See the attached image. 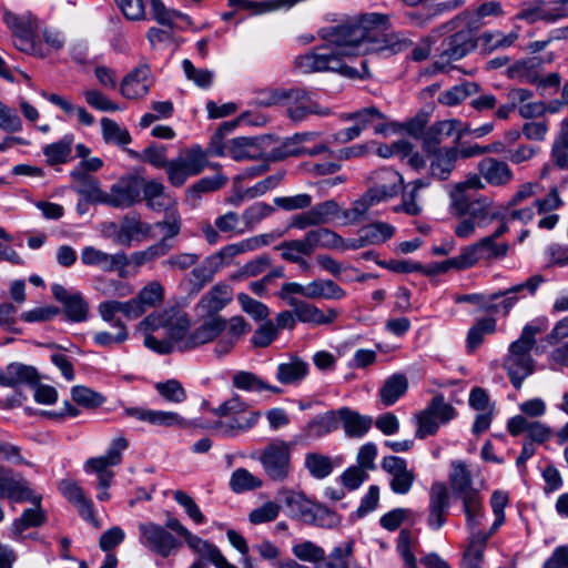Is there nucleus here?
Listing matches in <instances>:
<instances>
[{
  "label": "nucleus",
  "instance_id": "obj_1",
  "mask_svg": "<svg viewBox=\"0 0 568 568\" xmlns=\"http://www.w3.org/2000/svg\"><path fill=\"white\" fill-rule=\"evenodd\" d=\"M388 28L389 17L377 12L324 28L321 37L326 43L296 57L294 64L303 73L332 71L349 79H363L368 75L367 61L362 60L358 70L347 65L344 57L384 50L396 54L413 45V41L403 33H389L381 39Z\"/></svg>",
  "mask_w": 568,
  "mask_h": 568
},
{
  "label": "nucleus",
  "instance_id": "obj_2",
  "mask_svg": "<svg viewBox=\"0 0 568 568\" xmlns=\"http://www.w3.org/2000/svg\"><path fill=\"white\" fill-rule=\"evenodd\" d=\"M483 187L480 176L476 174L449 187L448 212L453 217L460 219L454 229L459 239H468L474 235L476 227L484 229L495 220L503 219L501 210L490 197L474 196L471 193Z\"/></svg>",
  "mask_w": 568,
  "mask_h": 568
},
{
  "label": "nucleus",
  "instance_id": "obj_3",
  "mask_svg": "<svg viewBox=\"0 0 568 568\" xmlns=\"http://www.w3.org/2000/svg\"><path fill=\"white\" fill-rule=\"evenodd\" d=\"M547 328L546 318H537L524 326L520 336L510 343L508 354L504 361L513 386L520 389L524 381L535 371V361L530 355L536 344V336Z\"/></svg>",
  "mask_w": 568,
  "mask_h": 568
},
{
  "label": "nucleus",
  "instance_id": "obj_4",
  "mask_svg": "<svg viewBox=\"0 0 568 568\" xmlns=\"http://www.w3.org/2000/svg\"><path fill=\"white\" fill-rule=\"evenodd\" d=\"M449 484L455 496L462 500L467 527L476 528L484 518L483 500L479 491L471 486L473 476L464 462L452 463Z\"/></svg>",
  "mask_w": 568,
  "mask_h": 568
},
{
  "label": "nucleus",
  "instance_id": "obj_5",
  "mask_svg": "<svg viewBox=\"0 0 568 568\" xmlns=\"http://www.w3.org/2000/svg\"><path fill=\"white\" fill-rule=\"evenodd\" d=\"M292 449L293 443L274 438L262 449L252 453L251 458L261 464L268 479L283 483L292 471Z\"/></svg>",
  "mask_w": 568,
  "mask_h": 568
},
{
  "label": "nucleus",
  "instance_id": "obj_6",
  "mask_svg": "<svg viewBox=\"0 0 568 568\" xmlns=\"http://www.w3.org/2000/svg\"><path fill=\"white\" fill-rule=\"evenodd\" d=\"M190 327L191 321L187 314L174 312L169 321L165 337L160 339L152 334H145L144 346L161 355L190 352Z\"/></svg>",
  "mask_w": 568,
  "mask_h": 568
},
{
  "label": "nucleus",
  "instance_id": "obj_7",
  "mask_svg": "<svg viewBox=\"0 0 568 568\" xmlns=\"http://www.w3.org/2000/svg\"><path fill=\"white\" fill-rule=\"evenodd\" d=\"M476 31L467 26L446 36L438 47V55L433 67L438 72H448L452 63L459 61L477 48Z\"/></svg>",
  "mask_w": 568,
  "mask_h": 568
},
{
  "label": "nucleus",
  "instance_id": "obj_8",
  "mask_svg": "<svg viewBox=\"0 0 568 568\" xmlns=\"http://www.w3.org/2000/svg\"><path fill=\"white\" fill-rule=\"evenodd\" d=\"M265 103L267 105L286 104L287 114L294 122H302L310 114L327 115L329 113L328 109H322L312 94L303 89L275 90Z\"/></svg>",
  "mask_w": 568,
  "mask_h": 568
},
{
  "label": "nucleus",
  "instance_id": "obj_9",
  "mask_svg": "<svg viewBox=\"0 0 568 568\" xmlns=\"http://www.w3.org/2000/svg\"><path fill=\"white\" fill-rule=\"evenodd\" d=\"M456 416V409L448 403L442 394L435 395L427 407L416 414L415 419L417 429L416 438L424 439L437 433L442 425L448 424Z\"/></svg>",
  "mask_w": 568,
  "mask_h": 568
},
{
  "label": "nucleus",
  "instance_id": "obj_10",
  "mask_svg": "<svg viewBox=\"0 0 568 568\" xmlns=\"http://www.w3.org/2000/svg\"><path fill=\"white\" fill-rule=\"evenodd\" d=\"M544 282V276L536 274L527 278L524 283L488 294L487 303L484 305V311L507 316L519 301V293L526 290L530 295H534L539 285Z\"/></svg>",
  "mask_w": 568,
  "mask_h": 568
},
{
  "label": "nucleus",
  "instance_id": "obj_11",
  "mask_svg": "<svg viewBox=\"0 0 568 568\" xmlns=\"http://www.w3.org/2000/svg\"><path fill=\"white\" fill-rule=\"evenodd\" d=\"M139 531L140 542L164 558L175 555L182 545L168 529L159 524L142 523L139 525Z\"/></svg>",
  "mask_w": 568,
  "mask_h": 568
},
{
  "label": "nucleus",
  "instance_id": "obj_12",
  "mask_svg": "<svg viewBox=\"0 0 568 568\" xmlns=\"http://www.w3.org/2000/svg\"><path fill=\"white\" fill-rule=\"evenodd\" d=\"M142 186L141 176H122L105 192L104 205L121 210L132 207L142 201Z\"/></svg>",
  "mask_w": 568,
  "mask_h": 568
},
{
  "label": "nucleus",
  "instance_id": "obj_13",
  "mask_svg": "<svg viewBox=\"0 0 568 568\" xmlns=\"http://www.w3.org/2000/svg\"><path fill=\"white\" fill-rule=\"evenodd\" d=\"M274 142L271 135L239 136L227 141V155L234 161H267V144Z\"/></svg>",
  "mask_w": 568,
  "mask_h": 568
},
{
  "label": "nucleus",
  "instance_id": "obj_14",
  "mask_svg": "<svg viewBox=\"0 0 568 568\" xmlns=\"http://www.w3.org/2000/svg\"><path fill=\"white\" fill-rule=\"evenodd\" d=\"M369 181L368 199L375 200L378 203L397 196L404 189L403 176L390 168H382L374 171L369 176Z\"/></svg>",
  "mask_w": 568,
  "mask_h": 568
},
{
  "label": "nucleus",
  "instance_id": "obj_15",
  "mask_svg": "<svg viewBox=\"0 0 568 568\" xmlns=\"http://www.w3.org/2000/svg\"><path fill=\"white\" fill-rule=\"evenodd\" d=\"M381 467L389 475V487L396 495H407L414 483L415 474L408 469L407 462L398 456L389 455L382 459Z\"/></svg>",
  "mask_w": 568,
  "mask_h": 568
},
{
  "label": "nucleus",
  "instance_id": "obj_16",
  "mask_svg": "<svg viewBox=\"0 0 568 568\" xmlns=\"http://www.w3.org/2000/svg\"><path fill=\"white\" fill-rule=\"evenodd\" d=\"M51 292L55 301L62 305L63 313L68 321L81 323L88 320L89 303L78 291H70L61 284H52Z\"/></svg>",
  "mask_w": 568,
  "mask_h": 568
},
{
  "label": "nucleus",
  "instance_id": "obj_17",
  "mask_svg": "<svg viewBox=\"0 0 568 568\" xmlns=\"http://www.w3.org/2000/svg\"><path fill=\"white\" fill-rule=\"evenodd\" d=\"M450 507V497L445 484L433 483L429 489L427 525L434 530L440 529Z\"/></svg>",
  "mask_w": 568,
  "mask_h": 568
},
{
  "label": "nucleus",
  "instance_id": "obj_18",
  "mask_svg": "<svg viewBox=\"0 0 568 568\" xmlns=\"http://www.w3.org/2000/svg\"><path fill=\"white\" fill-rule=\"evenodd\" d=\"M123 414L154 426H179L186 428L191 425L190 422L175 412L154 410L143 407H126L124 408Z\"/></svg>",
  "mask_w": 568,
  "mask_h": 568
},
{
  "label": "nucleus",
  "instance_id": "obj_19",
  "mask_svg": "<svg viewBox=\"0 0 568 568\" xmlns=\"http://www.w3.org/2000/svg\"><path fill=\"white\" fill-rule=\"evenodd\" d=\"M337 410H328L312 418L296 436L300 442L317 440L338 428Z\"/></svg>",
  "mask_w": 568,
  "mask_h": 568
},
{
  "label": "nucleus",
  "instance_id": "obj_20",
  "mask_svg": "<svg viewBox=\"0 0 568 568\" xmlns=\"http://www.w3.org/2000/svg\"><path fill=\"white\" fill-rule=\"evenodd\" d=\"M539 60L537 58H530L526 60L517 61L515 64L508 68V77L510 78H520L523 81L529 82L531 84H536L540 88H556L560 83L559 73H549L545 78H538L536 74L531 73V69L539 64Z\"/></svg>",
  "mask_w": 568,
  "mask_h": 568
},
{
  "label": "nucleus",
  "instance_id": "obj_21",
  "mask_svg": "<svg viewBox=\"0 0 568 568\" xmlns=\"http://www.w3.org/2000/svg\"><path fill=\"white\" fill-rule=\"evenodd\" d=\"M151 69L148 64H141L128 73L120 85L121 94L126 99L142 98L150 91Z\"/></svg>",
  "mask_w": 568,
  "mask_h": 568
},
{
  "label": "nucleus",
  "instance_id": "obj_22",
  "mask_svg": "<svg viewBox=\"0 0 568 568\" xmlns=\"http://www.w3.org/2000/svg\"><path fill=\"white\" fill-rule=\"evenodd\" d=\"M288 306L294 311L297 322L313 324V325H326L334 322L338 313L329 308L325 314L322 310L313 304H310L302 300H290Z\"/></svg>",
  "mask_w": 568,
  "mask_h": 568
},
{
  "label": "nucleus",
  "instance_id": "obj_23",
  "mask_svg": "<svg viewBox=\"0 0 568 568\" xmlns=\"http://www.w3.org/2000/svg\"><path fill=\"white\" fill-rule=\"evenodd\" d=\"M232 301V288L227 284H215L203 294L197 303V308L203 315L214 316Z\"/></svg>",
  "mask_w": 568,
  "mask_h": 568
},
{
  "label": "nucleus",
  "instance_id": "obj_24",
  "mask_svg": "<svg viewBox=\"0 0 568 568\" xmlns=\"http://www.w3.org/2000/svg\"><path fill=\"white\" fill-rule=\"evenodd\" d=\"M518 38L519 27L507 34L500 30H487L477 37V47H479L481 54L489 55L495 51L513 47Z\"/></svg>",
  "mask_w": 568,
  "mask_h": 568
},
{
  "label": "nucleus",
  "instance_id": "obj_25",
  "mask_svg": "<svg viewBox=\"0 0 568 568\" xmlns=\"http://www.w3.org/2000/svg\"><path fill=\"white\" fill-rule=\"evenodd\" d=\"M124 261V252L109 254L93 246H85L81 252V262L88 266H98L103 272H118Z\"/></svg>",
  "mask_w": 568,
  "mask_h": 568
},
{
  "label": "nucleus",
  "instance_id": "obj_26",
  "mask_svg": "<svg viewBox=\"0 0 568 568\" xmlns=\"http://www.w3.org/2000/svg\"><path fill=\"white\" fill-rule=\"evenodd\" d=\"M70 176L78 183L74 191L83 199L91 200L94 204H104L105 192L101 189L100 181L83 170H72Z\"/></svg>",
  "mask_w": 568,
  "mask_h": 568
},
{
  "label": "nucleus",
  "instance_id": "obj_27",
  "mask_svg": "<svg viewBox=\"0 0 568 568\" xmlns=\"http://www.w3.org/2000/svg\"><path fill=\"white\" fill-rule=\"evenodd\" d=\"M152 224L141 221L140 214L131 213L123 217L120 225V231L116 235V241L122 244L130 245L134 239L150 237Z\"/></svg>",
  "mask_w": 568,
  "mask_h": 568
},
{
  "label": "nucleus",
  "instance_id": "obj_28",
  "mask_svg": "<svg viewBox=\"0 0 568 568\" xmlns=\"http://www.w3.org/2000/svg\"><path fill=\"white\" fill-rule=\"evenodd\" d=\"M261 417L260 412H248L243 417H231L229 420H219L213 425V430L222 437H235L253 428Z\"/></svg>",
  "mask_w": 568,
  "mask_h": 568
},
{
  "label": "nucleus",
  "instance_id": "obj_29",
  "mask_svg": "<svg viewBox=\"0 0 568 568\" xmlns=\"http://www.w3.org/2000/svg\"><path fill=\"white\" fill-rule=\"evenodd\" d=\"M308 363L298 356H290L287 362L281 363L276 368V379L283 385H297L308 374Z\"/></svg>",
  "mask_w": 568,
  "mask_h": 568
},
{
  "label": "nucleus",
  "instance_id": "obj_30",
  "mask_svg": "<svg viewBox=\"0 0 568 568\" xmlns=\"http://www.w3.org/2000/svg\"><path fill=\"white\" fill-rule=\"evenodd\" d=\"M278 496L287 508L288 515L305 524L314 503L303 493L292 489H281Z\"/></svg>",
  "mask_w": 568,
  "mask_h": 568
},
{
  "label": "nucleus",
  "instance_id": "obj_31",
  "mask_svg": "<svg viewBox=\"0 0 568 568\" xmlns=\"http://www.w3.org/2000/svg\"><path fill=\"white\" fill-rule=\"evenodd\" d=\"M224 329H226V321L223 317L217 316L204 322L202 325L190 333V351L212 342Z\"/></svg>",
  "mask_w": 568,
  "mask_h": 568
},
{
  "label": "nucleus",
  "instance_id": "obj_32",
  "mask_svg": "<svg viewBox=\"0 0 568 568\" xmlns=\"http://www.w3.org/2000/svg\"><path fill=\"white\" fill-rule=\"evenodd\" d=\"M337 413V418L339 417L342 419L344 430L349 437H363L373 425V418L371 416L361 415L347 407L339 408Z\"/></svg>",
  "mask_w": 568,
  "mask_h": 568
},
{
  "label": "nucleus",
  "instance_id": "obj_33",
  "mask_svg": "<svg viewBox=\"0 0 568 568\" xmlns=\"http://www.w3.org/2000/svg\"><path fill=\"white\" fill-rule=\"evenodd\" d=\"M304 240L311 254L318 247L334 250L344 245L342 236L325 227L310 230L305 233Z\"/></svg>",
  "mask_w": 568,
  "mask_h": 568
},
{
  "label": "nucleus",
  "instance_id": "obj_34",
  "mask_svg": "<svg viewBox=\"0 0 568 568\" xmlns=\"http://www.w3.org/2000/svg\"><path fill=\"white\" fill-rule=\"evenodd\" d=\"M480 175L491 185H501L511 179L509 166L494 158H485L478 163Z\"/></svg>",
  "mask_w": 568,
  "mask_h": 568
},
{
  "label": "nucleus",
  "instance_id": "obj_35",
  "mask_svg": "<svg viewBox=\"0 0 568 568\" xmlns=\"http://www.w3.org/2000/svg\"><path fill=\"white\" fill-rule=\"evenodd\" d=\"M73 142L74 135L69 133L63 135L59 141L47 144L42 149L47 164L53 166L71 161Z\"/></svg>",
  "mask_w": 568,
  "mask_h": 568
},
{
  "label": "nucleus",
  "instance_id": "obj_36",
  "mask_svg": "<svg viewBox=\"0 0 568 568\" xmlns=\"http://www.w3.org/2000/svg\"><path fill=\"white\" fill-rule=\"evenodd\" d=\"M459 124L456 120L439 121L429 126L423 134V146L427 152H435L444 138L453 135Z\"/></svg>",
  "mask_w": 568,
  "mask_h": 568
},
{
  "label": "nucleus",
  "instance_id": "obj_37",
  "mask_svg": "<svg viewBox=\"0 0 568 568\" xmlns=\"http://www.w3.org/2000/svg\"><path fill=\"white\" fill-rule=\"evenodd\" d=\"M226 183L227 178L224 176L223 174L202 178L186 190V201L192 206H196L200 203L202 194L217 191L221 187H223Z\"/></svg>",
  "mask_w": 568,
  "mask_h": 568
},
{
  "label": "nucleus",
  "instance_id": "obj_38",
  "mask_svg": "<svg viewBox=\"0 0 568 568\" xmlns=\"http://www.w3.org/2000/svg\"><path fill=\"white\" fill-rule=\"evenodd\" d=\"M7 497L14 501L32 500V490L23 478H14L10 475L0 476V498Z\"/></svg>",
  "mask_w": 568,
  "mask_h": 568
},
{
  "label": "nucleus",
  "instance_id": "obj_39",
  "mask_svg": "<svg viewBox=\"0 0 568 568\" xmlns=\"http://www.w3.org/2000/svg\"><path fill=\"white\" fill-rule=\"evenodd\" d=\"M338 465L339 463L335 462L329 456L317 452L306 453L304 457V467L310 475L316 479L328 477Z\"/></svg>",
  "mask_w": 568,
  "mask_h": 568
},
{
  "label": "nucleus",
  "instance_id": "obj_40",
  "mask_svg": "<svg viewBox=\"0 0 568 568\" xmlns=\"http://www.w3.org/2000/svg\"><path fill=\"white\" fill-rule=\"evenodd\" d=\"M456 154V148L435 151L434 159L429 164L432 176L442 181L447 180L455 169Z\"/></svg>",
  "mask_w": 568,
  "mask_h": 568
},
{
  "label": "nucleus",
  "instance_id": "obj_41",
  "mask_svg": "<svg viewBox=\"0 0 568 568\" xmlns=\"http://www.w3.org/2000/svg\"><path fill=\"white\" fill-rule=\"evenodd\" d=\"M3 21L11 30L13 38L37 33L38 31L37 18L31 13L18 16L6 9Z\"/></svg>",
  "mask_w": 568,
  "mask_h": 568
},
{
  "label": "nucleus",
  "instance_id": "obj_42",
  "mask_svg": "<svg viewBox=\"0 0 568 568\" xmlns=\"http://www.w3.org/2000/svg\"><path fill=\"white\" fill-rule=\"evenodd\" d=\"M232 383L234 387L246 392L270 390L275 394L282 393L280 387L267 384L257 375L246 371L235 373L233 375Z\"/></svg>",
  "mask_w": 568,
  "mask_h": 568
},
{
  "label": "nucleus",
  "instance_id": "obj_43",
  "mask_svg": "<svg viewBox=\"0 0 568 568\" xmlns=\"http://www.w3.org/2000/svg\"><path fill=\"white\" fill-rule=\"evenodd\" d=\"M407 378L400 374L388 377L379 389V398L384 406L395 404L407 390Z\"/></svg>",
  "mask_w": 568,
  "mask_h": 568
},
{
  "label": "nucleus",
  "instance_id": "obj_44",
  "mask_svg": "<svg viewBox=\"0 0 568 568\" xmlns=\"http://www.w3.org/2000/svg\"><path fill=\"white\" fill-rule=\"evenodd\" d=\"M36 505L34 508L26 509L20 518H17L12 524V530L16 534H21L30 527H39L45 521V514L40 506V497L32 494V500Z\"/></svg>",
  "mask_w": 568,
  "mask_h": 568
},
{
  "label": "nucleus",
  "instance_id": "obj_45",
  "mask_svg": "<svg viewBox=\"0 0 568 568\" xmlns=\"http://www.w3.org/2000/svg\"><path fill=\"white\" fill-rule=\"evenodd\" d=\"M229 486L233 493L243 494L261 488L263 480L246 468H236L231 474Z\"/></svg>",
  "mask_w": 568,
  "mask_h": 568
},
{
  "label": "nucleus",
  "instance_id": "obj_46",
  "mask_svg": "<svg viewBox=\"0 0 568 568\" xmlns=\"http://www.w3.org/2000/svg\"><path fill=\"white\" fill-rule=\"evenodd\" d=\"M354 541L348 540L343 545L334 547L328 556L324 552V559L317 568H349V560L353 556Z\"/></svg>",
  "mask_w": 568,
  "mask_h": 568
},
{
  "label": "nucleus",
  "instance_id": "obj_47",
  "mask_svg": "<svg viewBox=\"0 0 568 568\" xmlns=\"http://www.w3.org/2000/svg\"><path fill=\"white\" fill-rule=\"evenodd\" d=\"M8 387L27 384L30 386L39 382V375L34 367L20 363H11L7 366Z\"/></svg>",
  "mask_w": 568,
  "mask_h": 568
},
{
  "label": "nucleus",
  "instance_id": "obj_48",
  "mask_svg": "<svg viewBox=\"0 0 568 568\" xmlns=\"http://www.w3.org/2000/svg\"><path fill=\"white\" fill-rule=\"evenodd\" d=\"M355 124L359 126L362 131L373 126L376 134H385L388 129L385 123V115L376 106L357 110Z\"/></svg>",
  "mask_w": 568,
  "mask_h": 568
},
{
  "label": "nucleus",
  "instance_id": "obj_49",
  "mask_svg": "<svg viewBox=\"0 0 568 568\" xmlns=\"http://www.w3.org/2000/svg\"><path fill=\"white\" fill-rule=\"evenodd\" d=\"M178 159L191 176L200 174L209 165L207 152L200 145L189 148Z\"/></svg>",
  "mask_w": 568,
  "mask_h": 568
},
{
  "label": "nucleus",
  "instance_id": "obj_50",
  "mask_svg": "<svg viewBox=\"0 0 568 568\" xmlns=\"http://www.w3.org/2000/svg\"><path fill=\"white\" fill-rule=\"evenodd\" d=\"M310 300H341L345 291L332 280L317 278L308 283Z\"/></svg>",
  "mask_w": 568,
  "mask_h": 568
},
{
  "label": "nucleus",
  "instance_id": "obj_51",
  "mask_svg": "<svg viewBox=\"0 0 568 568\" xmlns=\"http://www.w3.org/2000/svg\"><path fill=\"white\" fill-rule=\"evenodd\" d=\"M496 320L493 317H485L478 320L467 333V348L468 352H474L484 341V336L493 334L496 331Z\"/></svg>",
  "mask_w": 568,
  "mask_h": 568
},
{
  "label": "nucleus",
  "instance_id": "obj_52",
  "mask_svg": "<svg viewBox=\"0 0 568 568\" xmlns=\"http://www.w3.org/2000/svg\"><path fill=\"white\" fill-rule=\"evenodd\" d=\"M554 164L559 169H568V119L561 122L560 131L551 150Z\"/></svg>",
  "mask_w": 568,
  "mask_h": 568
},
{
  "label": "nucleus",
  "instance_id": "obj_53",
  "mask_svg": "<svg viewBox=\"0 0 568 568\" xmlns=\"http://www.w3.org/2000/svg\"><path fill=\"white\" fill-rule=\"evenodd\" d=\"M305 155L304 146L300 145L294 136L287 138L280 145L267 144V161H282L290 156Z\"/></svg>",
  "mask_w": 568,
  "mask_h": 568
},
{
  "label": "nucleus",
  "instance_id": "obj_54",
  "mask_svg": "<svg viewBox=\"0 0 568 568\" xmlns=\"http://www.w3.org/2000/svg\"><path fill=\"white\" fill-rule=\"evenodd\" d=\"M97 290L103 296L111 298H124L134 293V287L131 283L114 278L99 280Z\"/></svg>",
  "mask_w": 568,
  "mask_h": 568
},
{
  "label": "nucleus",
  "instance_id": "obj_55",
  "mask_svg": "<svg viewBox=\"0 0 568 568\" xmlns=\"http://www.w3.org/2000/svg\"><path fill=\"white\" fill-rule=\"evenodd\" d=\"M102 136L106 143L124 146L131 143L132 139L129 131L121 128L115 121L109 118L101 119Z\"/></svg>",
  "mask_w": 568,
  "mask_h": 568
},
{
  "label": "nucleus",
  "instance_id": "obj_56",
  "mask_svg": "<svg viewBox=\"0 0 568 568\" xmlns=\"http://www.w3.org/2000/svg\"><path fill=\"white\" fill-rule=\"evenodd\" d=\"M339 521V516L335 511L322 504L314 503L305 524L321 528H334Z\"/></svg>",
  "mask_w": 568,
  "mask_h": 568
},
{
  "label": "nucleus",
  "instance_id": "obj_57",
  "mask_svg": "<svg viewBox=\"0 0 568 568\" xmlns=\"http://www.w3.org/2000/svg\"><path fill=\"white\" fill-rule=\"evenodd\" d=\"M292 552L297 559L311 562L317 568L324 559L325 550L311 540H304L293 545Z\"/></svg>",
  "mask_w": 568,
  "mask_h": 568
},
{
  "label": "nucleus",
  "instance_id": "obj_58",
  "mask_svg": "<svg viewBox=\"0 0 568 568\" xmlns=\"http://www.w3.org/2000/svg\"><path fill=\"white\" fill-rule=\"evenodd\" d=\"M136 298L143 308L148 311L162 303L164 300V287L159 281H151L139 291Z\"/></svg>",
  "mask_w": 568,
  "mask_h": 568
},
{
  "label": "nucleus",
  "instance_id": "obj_59",
  "mask_svg": "<svg viewBox=\"0 0 568 568\" xmlns=\"http://www.w3.org/2000/svg\"><path fill=\"white\" fill-rule=\"evenodd\" d=\"M361 232L367 245H376L389 240L395 233V227L388 223L377 222L362 227Z\"/></svg>",
  "mask_w": 568,
  "mask_h": 568
},
{
  "label": "nucleus",
  "instance_id": "obj_60",
  "mask_svg": "<svg viewBox=\"0 0 568 568\" xmlns=\"http://www.w3.org/2000/svg\"><path fill=\"white\" fill-rule=\"evenodd\" d=\"M532 98V91L524 88L510 89L507 93L508 103L500 105L496 111V116L501 120L509 118V114L517 109L518 104Z\"/></svg>",
  "mask_w": 568,
  "mask_h": 568
},
{
  "label": "nucleus",
  "instance_id": "obj_61",
  "mask_svg": "<svg viewBox=\"0 0 568 568\" xmlns=\"http://www.w3.org/2000/svg\"><path fill=\"white\" fill-rule=\"evenodd\" d=\"M496 241L497 240L487 235L476 242V245L480 254V258L498 260L504 258L507 255L509 245L507 243L498 244Z\"/></svg>",
  "mask_w": 568,
  "mask_h": 568
},
{
  "label": "nucleus",
  "instance_id": "obj_62",
  "mask_svg": "<svg viewBox=\"0 0 568 568\" xmlns=\"http://www.w3.org/2000/svg\"><path fill=\"white\" fill-rule=\"evenodd\" d=\"M156 392L166 400L174 404L186 399V392L178 379H168L155 384Z\"/></svg>",
  "mask_w": 568,
  "mask_h": 568
},
{
  "label": "nucleus",
  "instance_id": "obj_63",
  "mask_svg": "<svg viewBox=\"0 0 568 568\" xmlns=\"http://www.w3.org/2000/svg\"><path fill=\"white\" fill-rule=\"evenodd\" d=\"M183 72L185 78L192 81L201 89H209L212 85L214 73L207 69H196L191 60L184 59L182 61Z\"/></svg>",
  "mask_w": 568,
  "mask_h": 568
},
{
  "label": "nucleus",
  "instance_id": "obj_64",
  "mask_svg": "<svg viewBox=\"0 0 568 568\" xmlns=\"http://www.w3.org/2000/svg\"><path fill=\"white\" fill-rule=\"evenodd\" d=\"M243 312L248 314L255 321H265L270 315V308L266 304L252 298L246 293H239L236 295Z\"/></svg>",
  "mask_w": 568,
  "mask_h": 568
}]
</instances>
